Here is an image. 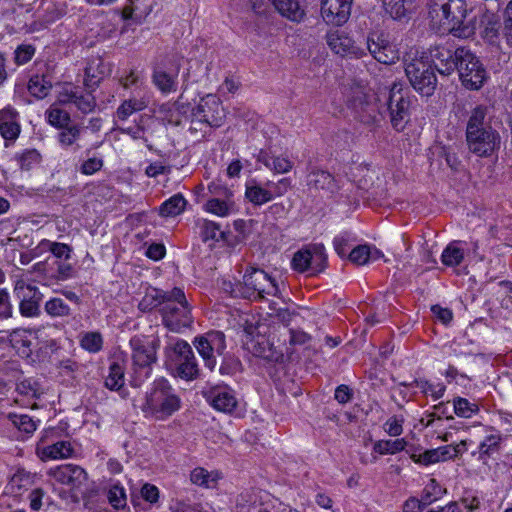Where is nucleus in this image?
Instances as JSON below:
<instances>
[{
    "label": "nucleus",
    "instance_id": "a18cd8bd",
    "mask_svg": "<svg viewBox=\"0 0 512 512\" xmlns=\"http://www.w3.org/2000/svg\"><path fill=\"white\" fill-rule=\"evenodd\" d=\"M36 48L32 44H20L14 51V62L21 66L28 63L35 55Z\"/></svg>",
    "mask_w": 512,
    "mask_h": 512
},
{
    "label": "nucleus",
    "instance_id": "4c0bfd02",
    "mask_svg": "<svg viewBox=\"0 0 512 512\" xmlns=\"http://www.w3.org/2000/svg\"><path fill=\"white\" fill-rule=\"evenodd\" d=\"M190 103L184 101V96L181 94L173 104V110L170 111V115L167 116V120L170 124L179 126L182 122L181 116L186 115L189 111L192 112Z\"/></svg>",
    "mask_w": 512,
    "mask_h": 512
},
{
    "label": "nucleus",
    "instance_id": "a19ab883",
    "mask_svg": "<svg viewBox=\"0 0 512 512\" xmlns=\"http://www.w3.org/2000/svg\"><path fill=\"white\" fill-rule=\"evenodd\" d=\"M146 108V103L142 100L128 99L125 100L117 109V117L120 120H126L133 113Z\"/></svg>",
    "mask_w": 512,
    "mask_h": 512
},
{
    "label": "nucleus",
    "instance_id": "7ed1b4c3",
    "mask_svg": "<svg viewBox=\"0 0 512 512\" xmlns=\"http://www.w3.org/2000/svg\"><path fill=\"white\" fill-rule=\"evenodd\" d=\"M131 348L130 385L138 388L151 377L154 365L157 363L159 340L147 336L135 335L129 341Z\"/></svg>",
    "mask_w": 512,
    "mask_h": 512
},
{
    "label": "nucleus",
    "instance_id": "9b49d317",
    "mask_svg": "<svg viewBox=\"0 0 512 512\" xmlns=\"http://www.w3.org/2000/svg\"><path fill=\"white\" fill-rule=\"evenodd\" d=\"M193 344L205 366L209 370H213L217 364L215 354L223 355L226 349L225 334L221 331H209L196 337Z\"/></svg>",
    "mask_w": 512,
    "mask_h": 512
},
{
    "label": "nucleus",
    "instance_id": "09e8293b",
    "mask_svg": "<svg viewBox=\"0 0 512 512\" xmlns=\"http://www.w3.org/2000/svg\"><path fill=\"white\" fill-rule=\"evenodd\" d=\"M9 341L11 346L17 350H20L21 348H26L27 351L24 350L23 353L29 355V347L31 345V341L27 338L25 330H13L9 335Z\"/></svg>",
    "mask_w": 512,
    "mask_h": 512
},
{
    "label": "nucleus",
    "instance_id": "c756f323",
    "mask_svg": "<svg viewBox=\"0 0 512 512\" xmlns=\"http://www.w3.org/2000/svg\"><path fill=\"white\" fill-rule=\"evenodd\" d=\"M153 83L162 93H170L176 91L177 87V73L170 75L164 70L157 69L153 73Z\"/></svg>",
    "mask_w": 512,
    "mask_h": 512
},
{
    "label": "nucleus",
    "instance_id": "4468645a",
    "mask_svg": "<svg viewBox=\"0 0 512 512\" xmlns=\"http://www.w3.org/2000/svg\"><path fill=\"white\" fill-rule=\"evenodd\" d=\"M160 314L163 324L174 332H180L183 328L190 327L193 322L189 305L166 303L160 309Z\"/></svg>",
    "mask_w": 512,
    "mask_h": 512
},
{
    "label": "nucleus",
    "instance_id": "ea45409f",
    "mask_svg": "<svg viewBox=\"0 0 512 512\" xmlns=\"http://www.w3.org/2000/svg\"><path fill=\"white\" fill-rule=\"evenodd\" d=\"M8 418L20 432L30 435L36 430V422L29 415L10 413Z\"/></svg>",
    "mask_w": 512,
    "mask_h": 512
},
{
    "label": "nucleus",
    "instance_id": "c9c22d12",
    "mask_svg": "<svg viewBox=\"0 0 512 512\" xmlns=\"http://www.w3.org/2000/svg\"><path fill=\"white\" fill-rule=\"evenodd\" d=\"M124 385V367L112 362L109 366V374L105 378V386L110 390H119Z\"/></svg>",
    "mask_w": 512,
    "mask_h": 512
},
{
    "label": "nucleus",
    "instance_id": "864d4df0",
    "mask_svg": "<svg viewBox=\"0 0 512 512\" xmlns=\"http://www.w3.org/2000/svg\"><path fill=\"white\" fill-rule=\"evenodd\" d=\"M109 503L116 509L123 508L126 505V494L123 487L113 485L107 494Z\"/></svg>",
    "mask_w": 512,
    "mask_h": 512
},
{
    "label": "nucleus",
    "instance_id": "1a4fd4ad",
    "mask_svg": "<svg viewBox=\"0 0 512 512\" xmlns=\"http://www.w3.org/2000/svg\"><path fill=\"white\" fill-rule=\"evenodd\" d=\"M172 355H168L175 362V376L186 381H192L199 377L200 369L192 350L185 340H177L170 347Z\"/></svg>",
    "mask_w": 512,
    "mask_h": 512
},
{
    "label": "nucleus",
    "instance_id": "423d86ee",
    "mask_svg": "<svg viewBox=\"0 0 512 512\" xmlns=\"http://www.w3.org/2000/svg\"><path fill=\"white\" fill-rule=\"evenodd\" d=\"M455 71L458 72L461 84L468 90L477 91L488 80V72L480 58L465 47Z\"/></svg>",
    "mask_w": 512,
    "mask_h": 512
},
{
    "label": "nucleus",
    "instance_id": "5701e85b",
    "mask_svg": "<svg viewBox=\"0 0 512 512\" xmlns=\"http://www.w3.org/2000/svg\"><path fill=\"white\" fill-rule=\"evenodd\" d=\"M458 452L459 450H412L410 457L414 462L427 466L452 459Z\"/></svg>",
    "mask_w": 512,
    "mask_h": 512
},
{
    "label": "nucleus",
    "instance_id": "338daca9",
    "mask_svg": "<svg viewBox=\"0 0 512 512\" xmlns=\"http://www.w3.org/2000/svg\"><path fill=\"white\" fill-rule=\"evenodd\" d=\"M103 166V161L99 158H89L83 162L80 171L85 175H92L99 171Z\"/></svg>",
    "mask_w": 512,
    "mask_h": 512
},
{
    "label": "nucleus",
    "instance_id": "9d476101",
    "mask_svg": "<svg viewBox=\"0 0 512 512\" xmlns=\"http://www.w3.org/2000/svg\"><path fill=\"white\" fill-rule=\"evenodd\" d=\"M225 118L224 108L219 97L207 94L192 110V124L204 123L211 128L222 126Z\"/></svg>",
    "mask_w": 512,
    "mask_h": 512
},
{
    "label": "nucleus",
    "instance_id": "3c124183",
    "mask_svg": "<svg viewBox=\"0 0 512 512\" xmlns=\"http://www.w3.org/2000/svg\"><path fill=\"white\" fill-rule=\"evenodd\" d=\"M372 257V250L368 245H359L355 247L349 254L351 262L357 265H364Z\"/></svg>",
    "mask_w": 512,
    "mask_h": 512
},
{
    "label": "nucleus",
    "instance_id": "2f4dec72",
    "mask_svg": "<svg viewBox=\"0 0 512 512\" xmlns=\"http://www.w3.org/2000/svg\"><path fill=\"white\" fill-rule=\"evenodd\" d=\"M245 196L254 205H262L273 199V192L254 183L246 186Z\"/></svg>",
    "mask_w": 512,
    "mask_h": 512
},
{
    "label": "nucleus",
    "instance_id": "58836bf2",
    "mask_svg": "<svg viewBox=\"0 0 512 512\" xmlns=\"http://www.w3.org/2000/svg\"><path fill=\"white\" fill-rule=\"evenodd\" d=\"M45 312L51 317H66L71 314V308L61 298L54 297L48 300L44 306Z\"/></svg>",
    "mask_w": 512,
    "mask_h": 512
},
{
    "label": "nucleus",
    "instance_id": "e433bc0d",
    "mask_svg": "<svg viewBox=\"0 0 512 512\" xmlns=\"http://www.w3.org/2000/svg\"><path fill=\"white\" fill-rule=\"evenodd\" d=\"M45 114L48 123L58 129L68 126L71 122L70 114L54 105H52Z\"/></svg>",
    "mask_w": 512,
    "mask_h": 512
},
{
    "label": "nucleus",
    "instance_id": "6e6d98bb",
    "mask_svg": "<svg viewBox=\"0 0 512 512\" xmlns=\"http://www.w3.org/2000/svg\"><path fill=\"white\" fill-rule=\"evenodd\" d=\"M13 316V306L10 294L5 288H0V319H9Z\"/></svg>",
    "mask_w": 512,
    "mask_h": 512
},
{
    "label": "nucleus",
    "instance_id": "052dcab7",
    "mask_svg": "<svg viewBox=\"0 0 512 512\" xmlns=\"http://www.w3.org/2000/svg\"><path fill=\"white\" fill-rule=\"evenodd\" d=\"M206 209L208 212L218 216H226L229 211L226 202L218 198L208 200L206 203Z\"/></svg>",
    "mask_w": 512,
    "mask_h": 512
},
{
    "label": "nucleus",
    "instance_id": "4be33fe9",
    "mask_svg": "<svg viewBox=\"0 0 512 512\" xmlns=\"http://www.w3.org/2000/svg\"><path fill=\"white\" fill-rule=\"evenodd\" d=\"M238 512H271V505L261 501L255 491H245L237 497Z\"/></svg>",
    "mask_w": 512,
    "mask_h": 512
},
{
    "label": "nucleus",
    "instance_id": "bf43d9fd",
    "mask_svg": "<svg viewBox=\"0 0 512 512\" xmlns=\"http://www.w3.org/2000/svg\"><path fill=\"white\" fill-rule=\"evenodd\" d=\"M74 450H36L37 456L42 461L50 459H66L73 455Z\"/></svg>",
    "mask_w": 512,
    "mask_h": 512
},
{
    "label": "nucleus",
    "instance_id": "f8f14e48",
    "mask_svg": "<svg viewBox=\"0 0 512 512\" xmlns=\"http://www.w3.org/2000/svg\"><path fill=\"white\" fill-rule=\"evenodd\" d=\"M464 49L465 46L454 48L447 44H435L428 49L427 58L441 75L449 76L457 68L460 54Z\"/></svg>",
    "mask_w": 512,
    "mask_h": 512
},
{
    "label": "nucleus",
    "instance_id": "774afa93",
    "mask_svg": "<svg viewBox=\"0 0 512 512\" xmlns=\"http://www.w3.org/2000/svg\"><path fill=\"white\" fill-rule=\"evenodd\" d=\"M403 419L393 416L389 418L384 424L385 430L391 436H399L402 433Z\"/></svg>",
    "mask_w": 512,
    "mask_h": 512
},
{
    "label": "nucleus",
    "instance_id": "0eeeda50",
    "mask_svg": "<svg viewBox=\"0 0 512 512\" xmlns=\"http://www.w3.org/2000/svg\"><path fill=\"white\" fill-rule=\"evenodd\" d=\"M392 127L401 132L410 121V98L405 95L401 85L394 83L387 93L385 100Z\"/></svg>",
    "mask_w": 512,
    "mask_h": 512
},
{
    "label": "nucleus",
    "instance_id": "c03bdc74",
    "mask_svg": "<svg viewBox=\"0 0 512 512\" xmlns=\"http://www.w3.org/2000/svg\"><path fill=\"white\" fill-rule=\"evenodd\" d=\"M80 344L83 349L96 353L101 350L103 339L98 332H88L82 337Z\"/></svg>",
    "mask_w": 512,
    "mask_h": 512
},
{
    "label": "nucleus",
    "instance_id": "2eb2a0df",
    "mask_svg": "<svg viewBox=\"0 0 512 512\" xmlns=\"http://www.w3.org/2000/svg\"><path fill=\"white\" fill-rule=\"evenodd\" d=\"M48 475L60 484L67 485L73 490H82V486L88 478L86 471L74 464H63L50 468Z\"/></svg>",
    "mask_w": 512,
    "mask_h": 512
},
{
    "label": "nucleus",
    "instance_id": "13d9d810",
    "mask_svg": "<svg viewBox=\"0 0 512 512\" xmlns=\"http://www.w3.org/2000/svg\"><path fill=\"white\" fill-rule=\"evenodd\" d=\"M164 305L166 303H174L177 305H189L184 291L181 288L175 287L171 291H164L163 297Z\"/></svg>",
    "mask_w": 512,
    "mask_h": 512
},
{
    "label": "nucleus",
    "instance_id": "f3484780",
    "mask_svg": "<svg viewBox=\"0 0 512 512\" xmlns=\"http://www.w3.org/2000/svg\"><path fill=\"white\" fill-rule=\"evenodd\" d=\"M367 49L378 62L386 65L394 64L399 59V52L383 35L373 33L366 41Z\"/></svg>",
    "mask_w": 512,
    "mask_h": 512
},
{
    "label": "nucleus",
    "instance_id": "ddd939ff",
    "mask_svg": "<svg viewBox=\"0 0 512 512\" xmlns=\"http://www.w3.org/2000/svg\"><path fill=\"white\" fill-rule=\"evenodd\" d=\"M308 260H313V275H318L327 268L328 257L325 247L321 243L310 244L305 248L297 251L291 261L292 268L299 272L304 273L307 271Z\"/></svg>",
    "mask_w": 512,
    "mask_h": 512
},
{
    "label": "nucleus",
    "instance_id": "37998d69",
    "mask_svg": "<svg viewBox=\"0 0 512 512\" xmlns=\"http://www.w3.org/2000/svg\"><path fill=\"white\" fill-rule=\"evenodd\" d=\"M16 159L23 170H30L41 160V155L36 149H27L16 156Z\"/></svg>",
    "mask_w": 512,
    "mask_h": 512
},
{
    "label": "nucleus",
    "instance_id": "5fc2aeb1",
    "mask_svg": "<svg viewBox=\"0 0 512 512\" xmlns=\"http://www.w3.org/2000/svg\"><path fill=\"white\" fill-rule=\"evenodd\" d=\"M414 382H415L416 386L422 390L423 393H425V394L430 393V395L434 399L441 398L445 392V386L440 383L437 385H433V384L429 383L427 380H423V379L415 380Z\"/></svg>",
    "mask_w": 512,
    "mask_h": 512
},
{
    "label": "nucleus",
    "instance_id": "f03ea898",
    "mask_svg": "<svg viewBox=\"0 0 512 512\" xmlns=\"http://www.w3.org/2000/svg\"><path fill=\"white\" fill-rule=\"evenodd\" d=\"M488 108L476 106L468 119L466 126V141L470 152L479 157L491 156L500 148L501 137L491 124L486 122Z\"/></svg>",
    "mask_w": 512,
    "mask_h": 512
},
{
    "label": "nucleus",
    "instance_id": "4d7b16f0",
    "mask_svg": "<svg viewBox=\"0 0 512 512\" xmlns=\"http://www.w3.org/2000/svg\"><path fill=\"white\" fill-rule=\"evenodd\" d=\"M209 471L202 468L197 467L191 471L190 480L193 484L198 485L204 488H213V485L209 484Z\"/></svg>",
    "mask_w": 512,
    "mask_h": 512
},
{
    "label": "nucleus",
    "instance_id": "8fccbe9b",
    "mask_svg": "<svg viewBox=\"0 0 512 512\" xmlns=\"http://www.w3.org/2000/svg\"><path fill=\"white\" fill-rule=\"evenodd\" d=\"M16 391L25 396L39 398L41 395L40 385L32 379H24L17 384Z\"/></svg>",
    "mask_w": 512,
    "mask_h": 512
},
{
    "label": "nucleus",
    "instance_id": "b1692460",
    "mask_svg": "<svg viewBox=\"0 0 512 512\" xmlns=\"http://www.w3.org/2000/svg\"><path fill=\"white\" fill-rule=\"evenodd\" d=\"M27 289L33 291L28 298H23L19 304V311L23 317H36L40 315V301L42 294L34 286L28 285Z\"/></svg>",
    "mask_w": 512,
    "mask_h": 512
},
{
    "label": "nucleus",
    "instance_id": "393cba45",
    "mask_svg": "<svg viewBox=\"0 0 512 512\" xmlns=\"http://www.w3.org/2000/svg\"><path fill=\"white\" fill-rule=\"evenodd\" d=\"M27 89L29 93L37 99L45 98L52 89V83L49 75H32L28 81Z\"/></svg>",
    "mask_w": 512,
    "mask_h": 512
},
{
    "label": "nucleus",
    "instance_id": "603ef678",
    "mask_svg": "<svg viewBox=\"0 0 512 512\" xmlns=\"http://www.w3.org/2000/svg\"><path fill=\"white\" fill-rule=\"evenodd\" d=\"M241 362L234 355H224L219 371L222 375H233L241 370Z\"/></svg>",
    "mask_w": 512,
    "mask_h": 512
},
{
    "label": "nucleus",
    "instance_id": "a211bd4d",
    "mask_svg": "<svg viewBox=\"0 0 512 512\" xmlns=\"http://www.w3.org/2000/svg\"><path fill=\"white\" fill-rule=\"evenodd\" d=\"M326 40L330 49L342 57L361 58L365 55V50L357 46L355 41L344 32H329Z\"/></svg>",
    "mask_w": 512,
    "mask_h": 512
},
{
    "label": "nucleus",
    "instance_id": "e2e57ef3",
    "mask_svg": "<svg viewBox=\"0 0 512 512\" xmlns=\"http://www.w3.org/2000/svg\"><path fill=\"white\" fill-rule=\"evenodd\" d=\"M222 289L233 298L245 299L246 295L244 293L243 282L238 281L236 283H232L231 281H224Z\"/></svg>",
    "mask_w": 512,
    "mask_h": 512
},
{
    "label": "nucleus",
    "instance_id": "bb28decb",
    "mask_svg": "<svg viewBox=\"0 0 512 512\" xmlns=\"http://www.w3.org/2000/svg\"><path fill=\"white\" fill-rule=\"evenodd\" d=\"M251 344L252 352L257 357L269 361H278V359L282 356L281 354H277L274 351L272 345L263 336H257L256 339H252Z\"/></svg>",
    "mask_w": 512,
    "mask_h": 512
},
{
    "label": "nucleus",
    "instance_id": "20e7f679",
    "mask_svg": "<svg viewBox=\"0 0 512 512\" xmlns=\"http://www.w3.org/2000/svg\"><path fill=\"white\" fill-rule=\"evenodd\" d=\"M181 408V399L165 378L156 379L141 407L146 417L166 420Z\"/></svg>",
    "mask_w": 512,
    "mask_h": 512
},
{
    "label": "nucleus",
    "instance_id": "f257e3e1",
    "mask_svg": "<svg viewBox=\"0 0 512 512\" xmlns=\"http://www.w3.org/2000/svg\"><path fill=\"white\" fill-rule=\"evenodd\" d=\"M431 28L442 35L468 39L475 34V21L466 0H426Z\"/></svg>",
    "mask_w": 512,
    "mask_h": 512
},
{
    "label": "nucleus",
    "instance_id": "473e14b6",
    "mask_svg": "<svg viewBox=\"0 0 512 512\" xmlns=\"http://www.w3.org/2000/svg\"><path fill=\"white\" fill-rule=\"evenodd\" d=\"M200 237L203 242L224 240L226 233L221 230L220 225L209 220L200 223Z\"/></svg>",
    "mask_w": 512,
    "mask_h": 512
},
{
    "label": "nucleus",
    "instance_id": "a878e982",
    "mask_svg": "<svg viewBox=\"0 0 512 512\" xmlns=\"http://www.w3.org/2000/svg\"><path fill=\"white\" fill-rule=\"evenodd\" d=\"M275 9L284 17L292 21H299L304 12L299 6L298 0H269Z\"/></svg>",
    "mask_w": 512,
    "mask_h": 512
},
{
    "label": "nucleus",
    "instance_id": "de8ad7c7",
    "mask_svg": "<svg viewBox=\"0 0 512 512\" xmlns=\"http://www.w3.org/2000/svg\"><path fill=\"white\" fill-rule=\"evenodd\" d=\"M21 133V126L19 121L12 122L10 124L1 125L0 134L5 140V146H9L10 143H14Z\"/></svg>",
    "mask_w": 512,
    "mask_h": 512
},
{
    "label": "nucleus",
    "instance_id": "7c9ffc66",
    "mask_svg": "<svg viewBox=\"0 0 512 512\" xmlns=\"http://www.w3.org/2000/svg\"><path fill=\"white\" fill-rule=\"evenodd\" d=\"M57 139L63 148L76 146L79 148L77 141L80 138L82 128L79 125H68L60 129Z\"/></svg>",
    "mask_w": 512,
    "mask_h": 512
},
{
    "label": "nucleus",
    "instance_id": "6ab92c4d",
    "mask_svg": "<svg viewBox=\"0 0 512 512\" xmlns=\"http://www.w3.org/2000/svg\"><path fill=\"white\" fill-rule=\"evenodd\" d=\"M59 101L64 104L73 103L84 114L93 112L97 105L91 91L83 93L78 87L64 89L60 93Z\"/></svg>",
    "mask_w": 512,
    "mask_h": 512
},
{
    "label": "nucleus",
    "instance_id": "c85d7f7f",
    "mask_svg": "<svg viewBox=\"0 0 512 512\" xmlns=\"http://www.w3.org/2000/svg\"><path fill=\"white\" fill-rule=\"evenodd\" d=\"M163 297H164V290L157 289V288H150L146 291L144 297L138 304V309L141 312H150L154 308L158 307L159 305L163 304Z\"/></svg>",
    "mask_w": 512,
    "mask_h": 512
},
{
    "label": "nucleus",
    "instance_id": "72a5a7b5",
    "mask_svg": "<svg viewBox=\"0 0 512 512\" xmlns=\"http://www.w3.org/2000/svg\"><path fill=\"white\" fill-rule=\"evenodd\" d=\"M446 493V489L443 488L434 478L429 479L425 485L421 498L422 504L430 505L433 502L439 500Z\"/></svg>",
    "mask_w": 512,
    "mask_h": 512
},
{
    "label": "nucleus",
    "instance_id": "cd10ccee",
    "mask_svg": "<svg viewBox=\"0 0 512 512\" xmlns=\"http://www.w3.org/2000/svg\"><path fill=\"white\" fill-rule=\"evenodd\" d=\"M187 204L182 194H175L160 206V215L164 217H174L181 214Z\"/></svg>",
    "mask_w": 512,
    "mask_h": 512
},
{
    "label": "nucleus",
    "instance_id": "0e129e2a",
    "mask_svg": "<svg viewBox=\"0 0 512 512\" xmlns=\"http://www.w3.org/2000/svg\"><path fill=\"white\" fill-rule=\"evenodd\" d=\"M291 182L288 178H282L277 183H273L268 181L266 183L267 187H270L269 190H272L273 192V198L274 197H280L284 195L288 189L290 188Z\"/></svg>",
    "mask_w": 512,
    "mask_h": 512
},
{
    "label": "nucleus",
    "instance_id": "dca6fc26",
    "mask_svg": "<svg viewBox=\"0 0 512 512\" xmlns=\"http://www.w3.org/2000/svg\"><path fill=\"white\" fill-rule=\"evenodd\" d=\"M353 0H321V16L327 24L341 26L351 14Z\"/></svg>",
    "mask_w": 512,
    "mask_h": 512
},
{
    "label": "nucleus",
    "instance_id": "f704fd0d",
    "mask_svg": "<svg viewBox=\"0 0 512 512\" xmlns=\"http://www.w3.org/2000/svg\"><path fill=\"white\" fill-rule=\"evenodd\" d=\"M458 241L451 242L442 252L441 260L446 266H457L464 259V251Z\"/></svg>",
    "mask_w": 512,
    "mask_h": 512
},
{
    "label": "nucleus",
    "instance_id": "39448f33",
    "mask_svg": "<svg viewBox=\"0 0 512 512\" xmlns=\"http://www.w3.org/2000/svg\"><path fill=\"white\" fill-rule=\"evenodd\" d=\"M404 70L410 85L418 94L430 97L435 93L438 84L435 69L424 55L405 58Z\"/></svg>",
    "mask_w": 512,
    "mask_h": 512
},
{
    "label": "nucleus",
    "instance_id": "49530a36",
    "mask_svg": "<svg viewBox=\"0 0 512 512\" xmlns=\"http://www.w3.org/2000/svg\"><path fill=\"white\" fill-rule=\"evenodd\" d=\"M384 8L393 19H402L407 14L405 0H383Z\"/></svg>",
    "mask_w": 512,
    "mask_h": 512
},
{
    "label": "nucleus",
    "instance_id": "79ce46f5",
    "mask_svg": "<svg viewBox=\"0 0 512 512\" xmlns=\"http://www.w3.org/2000/svg\"><path fill=\"white\" fill-rule=\"evenodd\" d=\"M454 411L459 417L470 418L479 411V407L465 398L457 397L454 399Z\"/></svg>",
    "mask_w": 512,
    "mask_h": 512
},
{
    "label": "nucleus",
    "instance_id": "69168bd1",
    "mask_svg": "<svg viewBox=\"0 0 512 512\" xmlns=\"http://www.w3.org/2000/svg\"><path fill=\"white\" fill-rule=\"evenodd\" d=\"M141 496L145 501L154 504L159 499V489L153 484L145 483L141 488Z\"/></svg>",
    "mask_w": 512,
    "mask_h": 512
},
{
    "label": "nucleus",
    "instance_id": "412c9836",
    "mask_svg": "<svg viewBox=\"0 0 512 512\" xmlns=\"http://www.w3.org/2000/svg\"><path fill=\"white\" fill-rule=\"evenodd\" d=\"M307 185L310 189L325 190L329 193H335L338 190L334 176L328 171L317 168H313L308 174Z\"/></svg>",
    "mask_w": 512,
    "mask_h": 512
},
{
    "label": "nucleus",
    "instance_id": "6e6552de",
    "mask_svg": "<svg viewBox=\"0 0 512 512\" xmlns=\"http://www.w3.org/2000/svg\"><path fill=\"white\" fill-rule=\"evenodd\" d=\"M245 299H262L265 295H276L278 285L264 270L248 267L243 275Z\"/></svg>",
    "mask_w": 512,
    "mask_h": 512
},
{
    "label": "nucleus",
    "instance_id": "aec40b11",
    "mask_svg": "<svg viewBox=\"0 0 512 512\" xmlns=\"http://www.w3.org/2000/svg\"><path fill=\"white\" fill-rule=\"evenodd\" d=\"M207 400L218 411L231 413L237 406L234 391L228 386H216L207 392Z\"/></svg>",
    "mask_w": 512,
    "mask_h": 512
},
{
    "label": "nucleus",
    "instance_id": "680f3d73",
    "mask_svg": "<svg viewBox=\"0 0 512 512\" xmlns=\"http://www.w3.org/2000/svg\"><path fill=\"white\" fill-rule=\"evenodd\" d=\"M292 167L293 163L288 158L273 156L269 169L273 170L276 173H287L292 169Z\"/></svg>",
    "mask_w": 512,
    "mask_h": 512
}]
</instances>
